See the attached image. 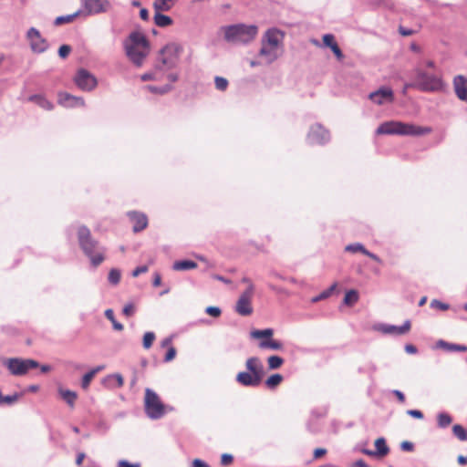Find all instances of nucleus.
Masks as SVG:
<instances>
[{
  "label": "nucleus",
  "mask_w": 467,
  "mask_h": 467,
  "mask_svg": "<svg viewBox=\"0 0 467 467\" xmlns=\"http://www.w3.org/2000/svg\"><path fill=\"white\" fill-rule=\"evenodd\" d=\"M78 239L80 248L89 258L94 267L104 262L106 249L100 246L99 241L92 237L90 230L87 226L83 225L78 228Z\"/></svg>",
  "instance_id": "1"
},
{
  "label": "nucleus",
  "mask_w": 467,
  "mask_h": 467,
  "mask_svg": "<svg viewBox=\"0 0 467 467\" xmlns=\"http://www.w3.org/2000/svg\"><path fill=\"white\" fill-rule=\"evenodd\" d=\"M219 32L223 40L230 44H247L255 38L258 27L243 23L221 26Z\"/></svg>",
  "instance_id": "2"
},
{
  "label": "nucleus",
  "mask_w": 467,
  "mask_h": 467,
  "mask_svg": "<svg viewBox=\"0 0 467 467\" xmlns=\"http://www.w3.org/2000/svg\"><path fill=\"white\" fill-rule=\"evenodd\" d=\"M431 127L418 126L412 123H405L401 121H386L381 123L376 133L379 135H410V136H423L431 133Z\"/></svg>",
  "instance_id": "3"
},
{
  "label": "nucleus",
  "mask_w": 467,
  "mask_h": 467,
  "mask_svg": "<svg viewBox=\"0 0 467 467\" xmlns=\"http://www.w3.org/2000/svg\"><path fill=\"white\" fill-rule=\"evenodd\" d=\"M123 47L129 58H145L150 53V43L139 31L131 32L124 40Z\"/></svg>",
  "instance_id": "4"
},
{
  "label": "nucleus",
  "mask_w": 467,
  "mask_h": 467,
  "mask_svg": "<svg viewBox=\"0 0 467 467\" xmlns=\"http://www.w3.org/2000/svg\"><path fill=\"white\" fill-rule=\"evenodd\" d=\"M285 33L277 28L270 27L263 35L261 39L260 55L262 56H275L279 49L284 47Z\"/></svg>",
  "instance_id": "5"
},
{
  "label": "nucleus",
  "mask_w": 467,
  "mask_h": 467,
  "mask_svg": "<svg viewBox=\"0 0 467 467\" xmlns=\"http://www.w3.org/2000/svg\"><path fill=\"white\" fill-rule=\"evenodd\" d=\"M144 410L150 419L158 420L166 414L168 408L155 391L147 388L144 395Z\"/></svg>",
  "instance_id": "6"
},
{
  "label": "nucleus",
  "mask_w": 467,
  "mask_h": 467,
  "mask_svg": "<svg viewBox=\"0 0 467 467\" xmlns=\"http://www.w3.org/2000/svg\"><path fill=\"white\" fill-rule=\"evenodd\" d=\"M412 86L421 91L434 92L443 88V82L441 78L436 75L419 71Z\"/></svg>",
  "instance_id": "7"
},
{
  "label": "nucleus",
  "mask_w": 467,
  "mask_h": 467,
  "mask_svg": "<svg viewBox=\"0 0 467 467\" xmlns=\"http://www.w3.org/2000/svg\"><path fill=\"white\" fill-rule=\"evenodd\" d=\"M163 58H179L184 57L186 58L192 56L191 47L185 43L171 42L160 50Z\"/></svg>",
  "instance_id": "8"
},
{
  "label": "nucleus",
  "mask_w": 467,
  "mask_h": 467,
  "mask_svg": "<svg viewBox=\"0 0 467 467\" xmlns=\"http://www.w3.org/2000/svg\"><path fill=\"white\" fill-rule=\"evenodd\" d=\"M254 294V285L250 284L249 286L241 294L236 305L235 311L240 316L246 317L253 313L252 299Z\"/></svg>",
  "instance_id": "9"
},
{
  "label": "nucleus",
  "mask_w": 467,
  "mask_h": 467,
  "mask_svg": "<svg viewBox=\"0 0 467 467\" xmlns=\"http://www.w3.org/2000/svg\"><path fill=\"white\" fill-rule=\"evenodd\" d=\"M9 371L16 376L25 375L29 369L38 367V363L33 359L9 358L5 362Z\"/></svg>",
  "instance_id": "10"
},
{
  "label": "nucleus",
  "mask_w": 467,
  "mask_h": 467,
  "mask_svg": "<svg viewBox=\"0 0 467 467\" xmlns=\"http://www.w3.org/2000/svg\"><path fill=\"white\" fill-rule=\"evenodd\" d=\"M26 37L33 52L40 54L48 48V42L42 37L38 29L30 27L26 33Z\"/></svg>",
  "instance_id": "11"
},
{
  "label": "nucleus",
  "mask_w": 467,
  "mask_h": 467,
  "mask_svg": "<svg viewBox=\"0 0 467 467\" xmlns=\"http://www.w3.org/2000/svg\"><path fill=\"white\" fill-rule=\"evenodd\" d=\"M74 82L80 89L88 91L93 89L97 86L96 78L88 70L83 68L77 72L74 78Z\"/></svg>",
  "instance_id": "12"
},
{
  "label": "nucleus",
  "mask_w": 467,
  "mask_h": 467,
  "mask_svg": "<svg viewBox=\"0 0 467 467\" xmlns=\"http://www.w3.org/2000/svg\"><path fill=\"white\" fill-rule=\"evenodd\" d=\"M369 99L377 105L392 103L394 100V94L392 89L389 88H380L369 94Z\"/></svg>",
  "instance_id": "13"
},
{
  "label": "nucleus",
  "mask_w": 467,
  "mask_h": 467,
  "mask_svg": "<svg viewBox=\"0 0 467 467\" xmlns=\"http://www.w3.org/2000/svg\"><path fill=\"white\" fill-rule=\"evenodd\" d=\"M57 103L64 108L84 107L85 101L81 97L73 96L67 92L57 94Z\"/></svg>",
  "instance_id": "14"
},
{
  "label": "nucleus",
  "mask_w": 467,
  "mask_h": 467,
  "mask_svg": "<svg viewBox=\"0 0 467 467\" xmlns=\"http://www.w3.org/2000/svg\"><path fill=\"white\" fill-rule=\"evenodd\" d=\"M307 139L310 144H323L329 139L328 131L320 125L311 128Z\"/></svg>",
  "instance_id": "15"
},
{
  "label": "nucleus",
  "mask_w": 467,
  "mask_h": 467,
  "mask_svg": "<svg viewBox=\"0 0 467 467\" xmlns=\"http://www.w3.org/2000/svg\"><path fill=\"white\" fill-rule=\"evenodd\" d=\"M83 4L88 14L105 13L110 8L108 0H85Z\"/></svg>",
  "instance_id": "16"
},
{
  "label": "nucleus",
  "mask_w": 467,
  "mask_h": 467,
  "mask_svg": "<svg viewBox=\"0 0 467 467\" xmlns=\"http://www.w3.org/2000/svg\"><path fill=\"white\" fill-rule=\"evenodd\" d=\"M129 217L132 223V229L134 233H139L148 226V218L144 213L138 212L129 213Z\"/></svg>",
  "instance_id": "17"
},
{
  "label": "nucleus",
  "mask_w": 467,
  "mask_h": 467,
  "mask_svg": "<svg viewBox=\"0 0 467 467\" xmlns=\"http://www.w3.org/2000/svg\"><path fill=\"white\" fill-rule=\"evenodd\" d=\"M169 60H159L158 64L155 66V69L153 72L146 73L141 76V80L148 81V80H159L162 79L163 72L168 67V62Z\"/></svg>",
  "instance_id": "18"
},
{
  "label": "nucleus",
  "mask_w": 467,
  "mask_h": 467,
  "mask_svg": "<svg viewBox=\"0 0 467 467\" xmlns=\"http://www.w3.org/2000/svg\"><path fill=\"white\" fill-rule=\"evenodd\" d=\"M454 91L457 97L463 101L467 100V78L459 75L453 79Z\"/></svg>",
  "instance_id": "19"
},
{
  "label": "nucleus",
  "mask_w": 467,
  "mask_h": 467,
  "mask_svg": "<svg viewBox=\"0 0 467 467\" xmlns=\"http://www.w3.org/2000/svg\"><path fill=\"white\" fill-rule=\"evenodd\" d=\"M236 380L243 386L247 387H256L258 386L262 379L257 376H254V374L250 372H239L236 376Z\"/></svg>",
  "instance_id": "20"
},
{
  "label": "nucleus",
  "mask_w": 467,
  "mask_h": 467,
  "mask_svg": "<svg viewBox=\"0 0 467 467\" xmlns=\"http://www.w3.org/2000/svg\"><path fill=\"white\" fill-rule=\"evenodd\" d=\"M245 365L248 372L259 377L260 379H263L265 375L264 367L258 358H248Z\"/></svg>",
  "instance_id": "21"
},
{
  "label": "nucleus",
  "mask_w": 467,
  "mask_h": 467,
  "mask_svg": "<svg viewBox=\"0 0 467 467\" xmlns=\"http://www.w3.org/2000/svg\"><path fill=\"white\" fill-rule=\"evenodd\" d=\"M410 329V321L407 320L402 326L382 325L379 330L384 334L404 335Z\"/></svg>",
  "instance_id": "22"
},
{
  "label": "nucleus",
  "mask_w": 467,
  "mask_h": 467,
  "mask_svg": "<svg viewBox=\"0 0 467 467\" xmlns=\"http://www.w3.org/2000/svg\"><path fill=\"white\" fill-rule=\"evenodd\" d=\"M323 45L326 47H329L337 58H343V54L335 40V36L332 34H326L323 36Z\"/></svg>",
  "instance_id": "23"
},
{
  "label": "nucleus",
  "mask_w": 467,
  "mask_h": 467,
  "mask_svg": "<svg viewBox=\"0 0 467 467\" xmlns=\"http://www.w3.org/2000/svg\"><path fill=\"white\" fill-rule=\"evenodd\" d=\"M28 101L37 104L39 107L46 110H52L54 109V105L52 104V102L47 100L42 95H32L28 98Z\"/></svg>",
  "instance_id": "24"
},
{
  "label": "nucleus",
  "mask_w": 467,
  "mask_h": 467,
  "mask_svg": "<svg viewBox=\"0 0 467 467\" xmlns=\"http://www.w3.org/2000/svg\"><path fill=\"white\" fill-rule=\"evenodd\" d=\"M179 0H155L153 3V8L155 11L168 12Z\"/></svg>",
  "instance_id": "25"
},
{
  "label": "nucleus",
  "mask_w": 467,
  "mask_h": 467,
  "mask_svg": "<svg viewBox=\"0 0 467 467\" xmlns=\"http://www.w3.org/2000/svg\"><path fill=\"white\" fill-rule=\"evenodd\" d=\"M58 393L60 395V397L63 399V400H65L67 405L71 408L74 407L75 405V402L78 399V395L76 392L74 391H71L69 389H58Z\"/></svg>",
  "instance_id": "26"
},
{
  "label": "nucleus",
  "mask_w": 467,
  "mask_h": 467,
  "mask_svg": "<svg viewBox=\"0 0 467 467\" xmlns=\"http://www.w3.org/2000/svg\"><path fill=\"white\" fill-rule=\"evenodd\" d=\"M154 23L160 27H166L172 25L173 21L169 16L163 15L161 11H155Z\"/></svg>",
  "instance_id": "27"
},
{
  "label": "nucleus",
  "mask_w": 467,
  "mask_h": 467,
  "mask_svg": "<svg viewBox=\"0 0 467 467\" xmlns=\"http://www.w3.org/2000/svg\"><path fill=\"white\" fill-rule=\"evenodd\" d=\"M438 347L447 350V351H460V352H466L467 347L464 345H458V344H452L448 343L444 340H439L437 343Z\"/></svg>",
  "instance_id": "28"
},
{
  "label": "nucleus",
  "mask_w": 467,
  "mask_h": 467,
  "mask_svg": "<svg viewBox=\"0 0 467 467\" xmlns=\"http://www.w3.org/2000/svg\"><path fill=\"white\" fill-rule=\"evenodd\" d=\"M172 267L176 271H185L196 268L197 264L192 260H182L175 262Z\"/></svg>",
  "instance_id": "29"
},
{
  "label": "nucleus",
  "mask_w": 467,
  "mask_h": 467,
  "mask_svg": "<svg viewBox=\"0 0 467 467\" xmlns=\"http://www.w3.org/2000/svg\"><path fill=\"white\" fill-rule=\"evenodd\" d=\"M104 368L103 366H99L93 369H91L90 371H88V373H86L83 378H82V382H81V386L84 389H87L91 382V380L93 379V378L95 377V375L102 370Z\"/></svg>",
  "instance_id": "30"
},
{
  "label": "nucleus",
  "mask_w": 467,
  "mask_h": 467,
  "mask_svg": "<svg viewBox=\"0 0 467 467\" xmlns=\"http://www.w3.org/2000/svg\"><path fill=\"white\" fill-rule=\"evenodd\" d=\"M376 455L384 457L389 453V447L384 438H378L375 441Z\"/></svg>",
  "instance_id": "31"
},
{
  "label": "nucleus",
  "mask_w": 467,
  "mask_h": 467,
  "mask_svg": "<svg viewBox=\"0 0 467 467\" xmlns=\"http://www.w3.org/2000/svg\"><path fill=\"white\" fill-rule=\"evenodd\" d=\"M161 345H162V347H169L167 353L164 357V361L165 362L171 361L176 356V349L174 347L171 346V338H165L162 341Z\"/></svg>",
  "instance_id": "32"
},
{
  "label": "nucleus",
  "mask_w": 467,
  "mask_h": 467,
  "mask_svg": "<svg viewBox=\"0 0 467 467\" xmlns=\"http://www.w3.org/2000/svg\"><path fill=\"white\" fill-rule=\"evenodd\" d=\"M359 299V295L357 290H348L343 299L345 305L348 306H354Z\"/></svg>",
  "instance_id": "33"
},
{
  "label": "nucleus",
  "mask_w": 467,
  "mask_h": 467,
  "mask_svg": "<svg viewBox=\"0 0 467 467\" xmlns=\"http://www.w3.org/2000/svg\"><path fill=\"white\" fill-rule=\"evenodd\" d=\"M259 347L261 348H270L274 350H279L283 348V344L275 339H271V337L267 340H263L259 343Z\"/></svg>",
  "instance_id": "34"
},
{
  "label": "nucleus",
  "mask_w": 467,
  "mask_h": 467,
  "mask_svg": "<svg viewBox=\"0 0 467 467\" xmlns=\"http://www.w3.org/2000/svg\"><path fill=\"white\" fill-rule=\"evenodd\" d=\"M274 334V330L272 328H266L264 330H253L251 332V337L255 339L264 338L265 340L269 339L272 337Z\"/></svg>",
  "instance_id": "35"
},
{
  "label": "nucleus",
  "mask_w": 467,
  "mask_h": 467,
  "mask_svg": "<svg viewBox=\"0 0 467 467\" xmlns=\"http://www.w3.org/2000/svg\"><path fill=\"white\" fill-rule=\"evenodd\" d=\"M282 381L283 376L281 374H274L266 379L265 386L268 389H273L276 388L278 385H280Z\"/></svg>",
  "instance_id": "36"
},
{
  "label": "nucleus",
  "mask_w": 467,
  "mask_h": 467,
  "mask_svg": "<svg viewBox=\"0 0 467 467\" xmlns=\"http://www.w3.org/2000/svg\"><path fill=\"white\" fill-rule=\"evenodd\" d=\"M79 14H80V10H78V11H77L74 14H71V15L57 16L55 19L54 23H55L56 26H60V25L65 24V23H70V22H72L74 20V18L78 16Z\"/></svg>",
  "instance_id": "37"
},
{
  "label": "nucleus",
  "mask_w": 467,
  "mask_h": 467,
  "mask_svg": "<svg viewBox=\"0 0 467 467\" xmlns=\"http://www.w3.org/2000/svg\"><path fill=\"white\" fill-rule=\"evenodd\" d=\"M106 317L112 323L114 329L118 331L123 330V325L119 323L114 317V312L112 309H107L105 311Z\"/></svg>",
  "instance_id": "38"
},
{
  "label": "nucleus",
  "mask_w": 467,
  "mask_h": 467,
  "mask_svg": "<svg viewBox=\"0 0 467 467\" xmlns=\"http://www.w3.org/2000/svg\"><path fill=\"white\" fill-rule=\"evenodd\" d=\"M19 398H20V395L17 393H15L13 395L5 396L0 392V405L14 404L15 402H16L18 400Z\"/></svg>",
  "instance_id": "39"
},
{
  "label": "nucleus",
  "mask_w": 467,
  "mask_h": 467,
  "mask_svg": "<svg viewBox=\"0 0 467 467\" xmlns=\"http://www.w3.org/2000/svg\"><path fill=\"white\" fill-rule=\"evenodd\" d=\"M437 420L439 427L446 428L451 423L452 419L448 413L442 412L438 415Z\"/></svg>",
  "instance_id": "40"
},
{
  "label": "nucleus",
  "mask_w": 467,
  "mask_h": 467,
  "mask_svg": "<svg viewBox=\"0 0 467 467\" xmlns=\"http://www.w3.org/2000/svg\"><path fill=\"white\" fill-rule=\"evenodd\" d=\"M452 432L460 441H463L467 440V431L462 425H454L452 427Z\"/></svg>",
  "instance_id": "41"
},
{
  "label": "nucleus",
  "mask_w": 467,
  "mask_h": 467,
  "mask_svg": "<svg viewBox=\"0 0 467 467\" xmlns=\"http://www.w3.org/2000/svg\"><path fill=\"white\" fill-rule=\"evenodd\" d=\"M267 362L270 369H276L283 365L284 359L278 356H271L268 358Z\"/></svg>",
  "instance_id": "42"
},
{
  "label": "nucleus",
  "mask_w": 467,
  "mask_h": 467,
  "mask_svg": "<svg viewBox=\"0 0 467 467\" xmlns=\"http://www.w3.org/2000/svg\"><path fill=\"white\" fill-rule=\"evenodd\" d=\"M121 274L119 269L112 268L109 273V282L114 285H118L120 281Z\"/></svg>",
  "instance_id": "43"
},
{
  "label": "nucleus",
  "mask_w": 467,
  "mask_h": 467,
  "mask_svg": "<svg viewBox=\"0 0 467 467\" xmlns=\"http://www.w3.org/2000/svg\"><path fill=\"white\" fill-rule=\"evenodd\" d=\"M155 340V334L153 332H146L143 336V348L149 349Z\"/></svg>",
  "instance_id": "44"
},
{
  "label": "nucleus",
  "mask_w": 467,
  "mask_h": 467,
  "mask_svg": "<svg viewBox=\"0 0 467 467\" xmlns=\"http://www.w3.org/2000/svg\"><path fill=\"white\" fill-rule=\"evenodd\" d=\"M346 251L350 252V253L359 252V253H362L363 254H365L367 249L361 244L356 243V244L347 245Z\"/></svg>",
  "instance_id": "45"
},
{
  "label": "nucleus",
  "mask_w": 467,
  "mask_h": 467,
  "mask_svg": "<svg viewBox=\"0 0 467 467\" xmlns=\"http://www.w3.org/2000/svg\"><path fill=\"white\" fill-rule=\"evenodd\" d=\"M146 88L152 93L165 94L171 90V85H165L161 88H157L155 86H147Z\"/></svg>",
  "instance_id": "46"
},
{
  "label": "nucleus",
  "mask_w": 467,
  "mask_h": 467,
  "mask_svg": "<svg viewBox=\"0 0 467 467\" xmlns=\"http://www.w3.org/2000/svg\"><path fill=\"white\" fill-rule=\"evenodd\" d=\"M215 87L217 89L223 91L228 87V81L226 78L222 77H216L214 79Z\"/></svg>",
  "instance_id": "47"
},
{
  "label": "nucleus",
  "mask_w": 467,
  "mask_h": 467,
  "mask_svg": "<svg viewBox=\"0 0 467 467\" xmlns=\"http://www.w3.org/2000/svg\"><path fill=\"white\" fill-rule=\"evenodd\" d=\"M205 312L213 317H219L222 314V310L218 306H208L206 307Z\"/></svg>",
  "instance_id": "48"
},
{
  "label": "nucleus",
  "mask_w": 467,
  "mask_h": 467,
  "mask_svg": "<svg viewBox=\"0 0 467 467\" xmlns=\"http://www.w3.org/2000/svg\"><path fill=\"white\" fill-rule=\"evenodd\" d=\"M431 306L433 307V308H436V309H439V310H442V311H445L447 309H449V306L447 304H444L439 300H436V299H433L431 302Z\"/></svg>",
  "instance_id": "49"
},
{
  "label": "nucleus",
  "mask_w": 467,
  "mask_h": 467,
  "mask_svg": "<svg viewBox=\"0 0 467 467\" xmlns=\"http://www.w3.org/2000/svg\"><path fill=\"white\" fill-rule=\"evenodd\" d=\"M71 52V47L69 45H62L58 48V56L62 58L67 57Z\"/></svg>",
  "instance_id": "50"
},
{
  "label": "nucleus",
  "mask_w": 467,
  "mask_h": 467,
  "mask_svg": "<svg viewBox=\"0 0 467 467\" xmlns=\"http://www.w3.org/2000/svg\"><path fill=\"white\" fill-rule=\"evenodd\" d=\"M336 287H337V284L332 285H331L327 290H326V291L322 292V293L318 296V297L315 298V299H314V301H317V300H319V299H325V298L328 297V296L331 295L332 291H333Z\"/></svg>",
  "instance_id": "51"
},
{
  "label": "nucleus",
  "mask_w": 467,
  "mask_h": 467,
  "mask_svg": "<svg viewBox=\"0 0 467 467\" xmlns=\"http://www.w3.org/2000/svg\"><path fill=\"white\" fill-rule=\"evenodd\" d=\"M123 314L126 316V317H131L134 315L135 313V306L134 305L132 304H127L124 307H123Z\"/></svg>",
  "instance_id": "52"
},
{
  "label": "nucleus",
  "mask_w": 467,
  "mask_h": 467,
  "mask_svg": "<svg viewBox=\"0 0 467 467\" xmlns=\"http://www.w3.org/2000/svg\"><path fill=\"white\" fill-rule=\"evenodd\" d=\"M233 461H234V458L231 454L224 453L221 457V463H222V465H224V466L232 464Z\"/></svg>",
  "instance_id": "53"
},
{
  "label": "nucleus",
  "mask_w": 467,
  "mask_h": 467,
  "mask_svg": "<svg viewBox=\"0 0 467 467\" xmlns=\"http://www.w3.org/2000/svg\"><path fill=\"white\" fill-rule=\"evenodd\" d=\"M110 379H114L116 384H117V387L120 388L123 386L124 384V379H123V377L120 375V374H114V375H110L109 377Z\"/></svg>",
  "instance_id": "54"
},
{
  "label": "nucleus",
  "mask_w": 467,
  "mask_h": 467,
  "mask_svg": "<svg viewBox=\"0 0 467 467\" xmlns=\"http://www.w3.org/2000/svg\"><path fill=\"white\" fill-rule=\"evenodd\" d=\"M149 270L148 266L147 265H141V266H139L137 268H135L132 272V276L133 277H137L139 276L140 274H144V273H147Z\"/></svg>",
  "instance_id": "55"
},
{
  "label": "nucleus",
  "mask_w": 467,
  "mask_h": 467,
  "mask_svg": "<svg viewBox=\"0 0 467 467\" xmlns=\"http://www.w3.org/2000/svg\"><path fill=\"white\" fill-rule=\"evenodd\" d=\"M400 448L404 451H412L413 449H414V445L410 441H404L401 442Z\"/></svg>",
  "instance_id": "56"
},
{
  "label": "nucleus",
  "mask_w": 467,
  "mask_h": 467,
  "mask_svg": "<svg viewBox=\"0 0 467 467\" xmlns=\"http://www.w3.org/2000/svg\"><path fill=\"white\" fill-rule=\"evenodd\" d=\"M118 467H140V463H130L128 461L121 460L118 462Z\"/></svg>",
  "instance_id": "57"
},
{
  "label": "nucleus",
  "mask_w": 467,
  "mask_h": 467,
  "mask_svg": "<svg viewBox=\"0 0 467 467\" xmlns=\"http://www.w3.org/2000/svg\"><path fill=\"white\" fill-rule=\"evenodd\" d=\"M326 453H327V450L326 449H324V448H317L314 451V458L315 459H319V458L323 457Z\"/></svg>",
  "instance_id": "58"
},
{
  "label": "nucleus",
  "mask_w": 467,
  "mask_h": 467,
  "mask_svg": "<svg viewBox=\"0 0 467 467\" xmlns=\"http://www.w3.org/2000/svg\"><path fill=\"white\" fill-rule=\"evenodd\" d=\"M408 414L416 418V419H422L423 413L420 410H408Z\"/></svg>",
  "instance_id": "59"
},
{
  "label": "nucleus",
  "mask_w": 467,
  "mask_h": 467,
  "mask_svg": "<svg viewBox=\"0 0 467 467\" xmlns=\"http://www.w3.org/2000/svg\"><path fill=\"white\" fill-rule=\"evenodd\" d=\"M192 466L193 467H210L206 462H204L203 461H202L200 459H195L192 462Z\"/></svg>",
  "instance_id": "60"
},
{
  "label": "nucleus",
  "mask_w": 467,
  "mask_h": 467,
  "mask_svg": "<svg viewBox=\"0 0 467 467\" xmlns=\"http://www.w3.org/2000/svg\"><path fill=\"white\" fill-rule=\"evenodd\" d=\"M152 284L154 286H160L161 285V276L159 273L154 274Z\"/></svg>",
  "instance_id": "61"
},
{
  "label": "nucleus",
  "mask_w": 467,
  "mask_h": 467,
  "mask_svg": "<svg viewBox=\"0 0 467 467\" xmlns=\"http://www.w3.org/2000/svg\"><path fill=\"white\" fill-rule=\"evenodd\" d=\"M399 32L400 33V35H402L404 36H410L413 33V31L411 29H409V28H406L403 26H400Z\"/></svg>",
  "instance_id": "62"
},
{
  "label": "nucleus",
  "mask_w": 467,
  "mask_h": 467,
  "mask_svg": "<svg viewBox=\"0 0 467 467\" xmlns=\"http://www.w3.org/2000/svg\"><path fill=\"white\" fill-rule=\"evenodd\" d=\"M140 17L144 21L149 20V11L146 8H141L140 11Z\"/></svg>",
  "instance_id": "63"
},
{
  "label": "nucleus",
  "mask_w": 467,
  "mask_h": 467,
  "mask_svg": "<svg viewBox=\"0 0 467 467\" xmlns=\"http://www.w3.org/2000/svg\"><path fill=\"white\" fill-rule=\"evenodd\" d=\"M352 467H370V466H368V465L365 462V461H363V460H361V459H360V460H358V461H356L355 462H353Z\"/></svg>",
  "instance_id": "64"
}]
</instances>
